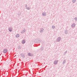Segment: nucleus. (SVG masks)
Listing matches in <instances>:
<instances>
[{
    "mask_svg": "<svg viewBox=\"0 0 77 77\" xmlns=\"http://www.w3.org/2000/svg\"><path fill=\"white\" fill-rule=\"evenodd\" d=\"M7 51H8V50H7V49H5L4 50V52L5 53H6L7 52Z\"/></svg>",
    "mask_w": 77,
    "mask_h": 77,
    "instance_id": "f257e3e1",
    "label": "nucleus"
},
{
    "mask_svg": "<svg viewBox=\"0 0 77 77\" xmlns=\"http://www.w3.org/2000/svg\"><path fill=\"white\" fill-rule=\"evenodd\" d=\"M60 38L59 37L57 38V41H60Z\"/></svg>",
    "mask_w": 77,
    "mask_h": 77,
    "instance_id": "f03ea898",
    "label": "nucleus"
},
{
    "mask_svg": "<svg viewBox=\"0 0 77 77\" xmlns=\"http://www.w3.org/2000/svg\"><path fill=\"white\" fill-rule=\"evenodd\" d=\"M57 62H58V61H55L54 62V63L55 64H57Z\"/></svg>",
    "mask_w": 77,
    "mask_h": 77,
    "instance_id": "7ed1b4c3",
    "label": "nucleus"
},
{
    "mask_svg": "<svg viewBox=\"0 0 77 77\" xmlns=\"http://www.w3.org/2000/svg\"><path fill=\"white\" fill-rule=\"evenodd\" d=\"M20 36V35L19 34H17L16 35V38H18Z\"/></svg>",
    "mask_w": 77,
    "mask_h": 77,
    "instance_id": "20e7f679",
    "label": "nucleus"
},
{
    "mask_svg": "<svg viewBox=\"0 0 77 77\" xmlns=\"http://www.w3.org/2000/svg\"><path fill=\"white\" fill-rule=\"evenodd\" d=\"M72 27H75V24H73L72 25Z\"/></svg>",
    "mask_w": 77,
    "mask_h": 77,
    "instance_id": "39448f33",
    "label": "nucleus"
},
{
    "mask_svg": "<svg viewBox=\"0 0 77 77\" xmlns=\"http://www.w3.org/2000/svg\"><path fill=\"white\" fill-rule=\"evenodd\" d=\"M25 42H26V41H24V40H23V41H22V44H24V43H25Z\"/></svg>",
    "mask_w": 77,
    "mask_h": 77,
    "instance_id": "423d86ee",
    "label": "nucleus"
},
{
    "mask_svg": "<svg viewBox=\"0 0 77 77\" xmlns=\"http://www.w3.org/2000/svg\"><path fill=\"white\" fill-rule=\"evenodd\" d=\"M43 16H45V15H46V14H45V13H43L42 14Z\"/></svg>",
    "mask_w": 77,
    "mask_h": 77,
    "instance_id": "0eeeda50",
    "label": "nucleus"
},
{
    "mask_svg": "<svg viewBox=\"0 0 77 77\" xmlns=\"http://www.w3.org/2000/svg\"><path fill=\"white\" fill-rule=\"evenodd\" d=\"M9 31H10V32H11V31H12V29L9 28Z\"/></svg>",
    "mask_w": 77,
    "mask_h": 77,
    "instance_id": "6e6552de",
    "label": "nucleus"
},
{
    "mask_svg": "<svg viewBox=\"0 0 77 77\" xmlns=\"http://www.w3.org/2000/svg\"><path fill=\"white\" fill-rule=\"evenodd\" d=\"M22 57H24L25 56L23 54H21Z\"/></svg>",
    "mask_w": 77,
    "mask_h": 77,
    "instance_id": "1a4fd4ad",
    "label": "nucleus"
},
{
    "mask_svg": "<svg viewBox=\"0 0 77 77\" xmlns=\"http://www.w3.org/2000/svg\"><path fill=\"white\" fill-rule=\"evenodd\" d=\"M25 32V30L23 31H22L21 32V33H24Z\"/></svg>",
    "mask_w": 77,
    "mask_h": 77,
    "instance_id": "9d476101",
    "label": "nucleus"
},
{
    "mask_svg": "<svg viewBox=\"0 0 77 77\" xmlns=\"http://www.w3.org/2000/svg\"><path fill=\"white\" fill-rule=\"evenodd\" d=\"M72 2L73 3H75V0H73Z\"/></svg>",
    "mask_w": 77,
    "mask_h": 77,
    "instance_id": "9b49d317",
    "label": "nucleus"
},
{
    "mask_svg": "<svg viewBox=\"0 0 77 77\" xmlns=\"http://www.w3.org/2000/svg\"><path fill=\"white\" fill-rule=\"evenodd\" d=\"M28 55L29 56H30V53H29L28 54Z\"/></svg>",
    "mask_w": 77,
    "mask_h": 77,
    "instance_id": "f8f14e48",
    "label": "nucleus"
},
{
    "mask_svg": "<svg viewBox=\"0 0 77 77\" xmlns=\"http://www.w3.org/2000/svg\"><path fill=\"white\" fill-rule=\"evenodd\" d=\"M52 28H55V26H52Z\"/></svg>",
    "mask_w": 77,
    "mask_h": 77,
    "instance_id": "ddd939ff",
    "label": "nucleus"
},
{
    "mask_svg": "<svg viewBox=\"0 0 77 77\" xmlns=\"http://www.w3.org/2000/svg\"><path fill=\"white\" fill-rule=\"evenodd\" d=\"M75 20H76H76H77V18L76 17L75 18Z\"/></svg>",
    "mask_w": 77,
    "mask_h": 77,
    "instance_id": "4468645a",
    "label": "nucleus"
},
{
    "mask_svg": "<svg viewBox=\"0 0 77 77\" xmlns=\"http://www.w3.org/2000/svg\"><path fill=\"white\" fill-rule=\"evenodd\" d=\"M15 56H16V55L15 56Z\"/></svg>",
    "mask_w": 77,
    "mask_h": 77,
    "instance_id": "2eb2a0df",
    "label": "nucleus"
}]
</instances>
